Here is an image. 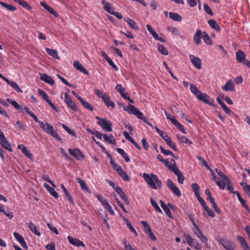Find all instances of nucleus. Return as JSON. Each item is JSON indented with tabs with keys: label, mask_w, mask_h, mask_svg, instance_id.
Here are the masks:
<instances>
[{
	"label": "nucleus",
	"mask_w": 250,
	"mask_h": 250,
	"mask_svg": "<svg viewBox=\"0 0 250 250\" xmlns=\"http://www.w3.org/2000/svg\"><path fill=\"white\" fill-rule=\"evenodd\" d=\"M143 177L146 182L151 188L156 189L158 188H161L162 182L157 175L153 173L148 174L144 173Z\"/></svg>",
	"instance_id": "1"
},
{
	"label": "nucleus",
	"mask_w": 250,
	"mask_h": 250,
	"mask_svg": "<svg viewBox=\"0 0 250 250\" xmlns=\"http://www.w3.org/2000/svg\"><path fill=\"white\" fill-rule=\"evenodd\" d=\"M124 110L127 111L129 113L135 115L138 119L142 120L144 123L147 124L148 125H150L152 127L151 124L148 122L146 117L145 116L143 113L136 108L134 106L129 104L126 107H124Z\"/></svg>",
	"instance_id": "2"
},
{
	"label": "nucleus",
	"mask_w": 250,
	"mask_h": 250,
	"mask_svg": "<svg viewBox=\"0 0 250 250\" xmlns=\"http://www.w3.org/2000/svg\"><path fill=\"white\" fill-rule=\"evenodd\" d=\"M40 127L42 128L46 133L49 134L56 140L62 141V139L57 132L54 130L53 126L49 123H41Z\"/></svg>",
	"instance_id": "3"
},
{
	"label": "nucleus",
	"mask_w": 250,
	"mask_h": 250,
	"mask_svg": "<svg viewBox=\"0 0 250 250\" xmlns=\"http://www.w3.org/2000/svg\"><path fill=\"white\" fill-rule=\"evenodd\" d=\"M96 118L99 120L98 124L102 127V128L106 131L110 132L112 130V124L105 118H102L97 117Z\"/></svg>",
	"instance_id": "4"
},
{
	"label": "nucleus",
	"mask_w": 250,
	"mask_h": 250,
	"mask_svg": "<svg viewBox=\"0 0 250 250\" xmlns=\"http://www.w3.org/2000/svg\"><path fill=\"white\" fill-rule=\"evenodd\" d=\"M167 185L169 189L177 197H180L181 196L180 189L170 179H168L167 180Z\"/></svg>",
	"instance_id": "5"
},
{
	"label": "nucleus",
	"mask_w": 250,
	"mask_h": 250,
	"mask_svg": "<svg viewBox=\"0 0 250 250\" xmlns=\"http://www.w3.org/2000/svg\"><path fill=\"white\" fill-rule=\"evenodd\" d=\"M198 100L203 102V103L208 104L211 106H214V101L213 99H211L206 93L201 92L200 95L197 96Z\"/></svg>",
	"instance_id": "6"
},
{
	"label": "nucleus",
	"mask_w": 250,
	"mask_h": 250,
	"mask_svg": "<svg viewBox=\"0 0 250 250\" xmlns=\"http://www.w3.org/2000/svg\"><path fill=\"white\" fill-rule=\"evenodd\" d=\"M39 94L42 96L43 100H44L51 107V108L56 112H58L57 108L53 104L51 100L49 99L48 95L44 91L40 89L38 90Z\"/></svg>",
	"instance_id": "7"
},
{
	"label": "nucleus",
	"mask_w": 250,
	"mask_h": 250,
	"mask_svg": "<svg viewBox=\"0 0 250 250\" xmlns=\"http://www.w3.org/2000/svg\"><path fill=\"white\" fill-rule=\"evenodd\" d=\"M68 150L70 154L73 156L77 160H81L82 159L84 158L83 155L79 149L68 148Z\"/></svg>",
	"instance_id": "8"
},
{
	"label": "nucleus",
	"mask_w": 250,
	"mask_h": 250,
	"mask_svg": "<svg viewBox=\"0 0 250 250\" xmlns=\"http://www.w3.org/2000/svg\"><path fill=\"white\" fill-rule=\"evenodd\" d=\"M101 98L107 107L110 106L112 109L115 108V105L114 103L110 100V97L106 93L102 94Z\"/></svg>",
	"instance_id": "9"
},
{
	"label": "nucleus",
	"mask_w": 250,
	"mask_h": 250,
	"mask_svg": "<svg viewBox=\"0 0 250 250\" xmlns=\"http://www.w3.org/2000/svg\"><path fill=\"white\" fill-rule=\"evenodd\" d=\"M15 238L16 240L20 243L21 245L23 247V249H27L28 246L25 241L22 235H20L19 233L14 232L13 233Z\"/></svg>",
	"instance_id": "10"
},
{
	"label": "nucleus",
	"mask_w": 250,
	"mask_h": 250,
	"mask_svg": "<svg viewBox=\"0 0 250 250\" xmlns=\"http://www.w3.org/2000/svg\"><path fill=\"white\" fill-rule=\"evenodd\" d=\"M189 58L191 63L195 67L198 69H200L201 68L202 62L200 59H199L198 57H195L193 55H190Z\"/></svg>",
	"instance_id": "11"
},
{
	"label": "nucleus",
	"mask_w": 250,
	"mask_h": 250,
	"mask_svg": "<svg viewBox=\"0 0 250 250\" xmlns=\"http://www.w3.org/2000/svg\"><path fill=\"white\" fill-rule=\"evenodd\" d=\"M196 230L194 231V234L201 241L206 244L208 242V239L206 237V236L203 233L201 229L198 228L197 226V227H195Z\"/></svg>",
	"instance_id": "12"
},
{
	"label": "nucleus",
	"mask_w": 250,
	"mask_h": 250,
	"mask_svg": "<svg viewBox=\"0 0 250 250\" xmlns=\"http://www.w3.org/2000/svg\"><path fill=\"white\" fill-rule=\"evenodd\" d=\"M68 242L72 245L79 247H82L84 248L85 247V244L81 241L78 240L77 238H73L70 236L67 237Z\"/></svg>",
	"instance_id": "13"
},
{
	"label": "nucleus",
	"mask_w": 250,
	"mask_h": 250,
	"mask_svg": "<svg viewBox=\"0 0 250 250\" xmlns=\"http://www.w3.org/2000/svg\"><path fill=\"white\" fill-rule=\"evenodd\" d=\"M222 89L225 91H233L235 90V86L231 79L229 80L226 84L222 86Z\"/></svg>",
	"instance_id": "14"
},
{
	"label": "nucleus",
	"mask_w": 250,
	"mask_h": 250,
	"mask_svg": "<svg viewBox=\"0 0 250 250\" xmlns=\"http://www.w3.org/2000/svg\"><path fill=\"white\" fill-rule=\"evenodd\" d=\"M73 66L74 67L79 70L80 72L83 73V74L89 75V73L88 71L86 69V68L83 67V66L78 61H75L73 62Z\"/></svg>",
	"instance_id": "15"
},
{
	"label": "nucleus",
	"mask_w": 250,
	"mask_h": 250,
	"mask_svg": "<svg viewBox=\"0 0 250 250\" xmlns=\"http://www.w3.org/2000/svg\"><path fill=\"white\" fill-rule=\"evenodd\" d=\"M220 244L226 250H234L235 245L230 240H224L220 242Z\"/></svg>",
	"instance_id": "16"
},
{
	"label": "nucleus",
	"mask_w": 250,
	"mask_h": 250,
	"mask_svg": "<svg viewBox=\"0 0 250 250\" xmlns=\"http://www.w3.org/2000/svg\"><path fill=\"white\" fill-rule=\"evenodd\" d=\"M237 239L241 244L244 250H250V248L245 238L240 235H238L237 236Z\"/></svg>",
	"instance_id": "17"
},
{
	"label": "nucleus",
	"mask_w": 250,
	"mask_h": 250,
	"mask_svg": "<svg viewBox=\"0 0 250 250\" xmlns=\"http://www.w3.org/2000/svg\"><path fill=\"white\" fill-rule=\"evenodd\" d=\"M119 169L117 170V174L123 179V180L126 182H129L130 178L129 176L124 171L122 167H120Z\"/></svg>",
	"instance_id": "18"
},
{
	"label": "nucleus",
	"mask_w": 250,
	"mask_h": 250,
	"mask_svg": "<svg viewBox=\"0 0 250 250\" xmlns=\"http://www.w3.org/2000/svg\"><path fill=\"white\" fill-rule=\"evenodd\" d=\"M40 79L41 80L44 81L50 85H52L54 83L53 79L46 74L40 73Z\"/></svg>",
	"instance_id": "19"
},
{
	"label": "nucleus",
	"mask_w": 250,
	"mask_h": 250,
	"mask_svg": "<svg viewBox=\"0 0 250 250\" xmlns=\"http://www.w3.org/2000/svg\"><path fill=\"white\" fill-rule=\"evenodd\" d=\"M160 205L163 208V209L166 212L167 215L170 218V219H173V216L170 210V209L167 206V205L162 200L160 201Z\"/></svg>",
	"instance_id": "20"
},
{
	"label": "nucleus",
	"mask_w": 250,
	"mask_h": 250,
	"mask_svg": "<svg viewBox=\"0 0 250 250\" xmlns=\"http://www.w3.org/2000/svg\"><path fill=\"white\" fill-rule=\"evenodd\" d=\"M102 3L104 5V10L108 13L112 15V12L114 11V8L111 6V4L107 2L105 0H102Z\"/></svg>",
	"instance_id": "21"
},
{
	"label": "nucleus",
	"mask_w": 250,
	"mask_h": 250,
	"mask_svg": "<svg viewBox=\"0 0 250 250\" xmlns=\"http://www.w3.org/2000/svg\"><path fill=\"white\" fill-rule=\"evenodd\" d=\"M202 36L203 33L200 30H198L194 34V41L197 45H200L201 44V38H202Z\"/></svg>",
	"instance_id": "22"
},
{
	"label": "nucleus",
	"mask_w": 250,
	"mask_h": 250,
	"mask_svg": "<svg viewBox=\"0 0 250 250\" xmlns=\"http://www.w3.org/2000/svg\"><path fill=\"white\" fill-rule=\"evenodd\" d=\"M40 4L41 6H42L45 10L54 15L55 17H57L58 16V14L51 7L46 4L45 2L41 1Z\"/></svg>",
	"instance_id": "23"
},
{
	"label": "nucleus",
	"mask_w": 250,
	"mask_h": 250,
	"mask_svg": "<svg viewBox=\"0 0 250 250\" xmlns=\"http://www.w3.org/2000/svg\"><path fill=\"white\" fill-rule=\"evenodd\" d=\"M170 162L172 163H170L169 161L166 160L164 164L169 170L173 172V170L176 169L177 167L175 161L172 159H171Z\"/></svg>",
	"instance_id": "24"
},
{
	"label": "nucleus",
	"mask_w": 250,
	"mask_h": 250,
	"mask_svg": "<svg viewBox=\"0 0 250 250\" xmlns=\"http://www.w3.org/2000/svg\"><path fill=\"white\" fill-rule=\"evenodd\" d=\"M0 144L1 146L9 151L11 152L13 151L11 146V144L6 137L5 138V139H2L0 140Z\"/></svg>",
	"instance_id": "25"
},
{
	"label": "nucleus",
	"mask_w": 250,
	"mask_h": 250,
	"mask_svg": "<svg viewBox=\"0 0 250 250\" xmlns=\"http://www.w3.org/2000/svg\"><path fill=\"white\" fill-rule=\"evenodd\" d=\"M246 55L244 52L242 50H238L236 52V59L238 62H242L245 61Z\"/></svg>",
	"instance_id": "26"
},
{
	"label": "nucleus",
	"mask_w": 250,
	"mask_h": 250,
	"mask_svg": "<svg viewBox=\"0 0 250 250\" xmlns=\"http://www.w3.org/2000/svg\"><path fill=\"white\" fill-rule=\"evenodd\" d=\"M124 20L128 23L131 28L137 30H139V26L134 20L127 17L125 18Z\"/></svg>",
	"instance_id": "27"
},
{
	"label": "nucleus",
	"mask_w": 250,
	"mask_h": 250,
	"mask_svg": "<svg viewBox=\"0 0 250 250\" xmlns=\"http://www.w3.org/2000/svg\"><path fill=\"white\" fill-rule=\"evenodd\" d=\"M178 177V182L179 184H182L185 180V177L180 170L177 168L173 172Z\"/></svg>",
	"instance_id": "28"
},
{
	"label": "nucleus",
	"mask_w": 250,
	"mask_h": 250,
	"mask_svg": "<svg viewBox=\"0 0 250 250\" xmlns=\"http://www.w3.org/2000/svg\"><path fill=\"white\" fill-rule=\"evenodd\" d=\"M43 186L52 196H53L56 199L58 198V194L53 188L46 183H44Z\"/></svg>",
	"instance_id": "29"
},
{
	"label": "nucleus",
	"mask_w": 250,
	"mask_h": 250,
	"mask_svg": "<svg viewBox=\"0 0 250 250\" xmlns=\"http://www.w3.org/2000/svg\"><path fill=\"white\" fill-rule=\"evenodd\" d=\"M184 237L188 244L191 247H194L198 243L196 239H193L189 235L185 234Z\"/></svg>",
	"instance_id": "30"
},
{
	"label": "nucleus",
	"mask_w": 250,
	"mask_h": 250,
	"mask_svg": "<svg viewBox=\"0 0 250 250\" xmlns=\"http://www.w3.org/2000/svg\"><path fill=\"white\" fill-rule=\"evenodd\" d=\"M45 49L47 53L52 57L57 60L60 59V57L58 56V52L57 50L53 49L50 48H45Z\"/></svg>",
	"instance_id": "31"
},
{
	"label": "nucleus",
	"mask_w": 250,
	"mask_h": 250,
	"mask_svg": "<svg viewBox=\"0 0 250 250\" xmlns=\"http://www.w3.org/2000/svg\"><path fill=\"white\" fill-rule=\"evenodd\" d=\"M116 151L124 158L126 162H129L130 161V159L128 156V154L124 151V150L121 148H116Z\"/></svg>",
	"instance_id": "32"
},
{
	"label": "nucleus",
	"mask_w": 250,
	"mask_h": 250,
	"mask_svg": "<svg viewBox=\"0 0 250 250\" xmlns=\"http://www.w3.org/2000/svg\"><path fill=\"white\" fill-rule=\"evenodd\" d=\"M18 148L21 149L22 153H23L25 156L29 158H31L32 157V154L31 153L30 151L26 148V147L20 145L18 146Z\"/></svg>",
	"instance_id": "33"
},
{
	"label": "nucleus",
	"mask_w": 250,
	"mask_h": 250,
	"mask_svg": "<svg viewBox=\"0 0 250 250\" xmlns=\"http://www.w3.org/2000/svg\"><path fill=\"white\" fill-rule=\"evenodd\" d=\"M190 91L197 98V96L200 94L201 92L198 87L194 84L191 83L189 85Z\"/></svg>",
	"instance_id": "34"
},
{
	"label": "nucleus",
	"mask_w": 250,
	"mask_h": 250,
	"mask_svg": "<svg viewBox=\"0 0 250 250\" xmlns=\"http://www.w3.org/2000/svg\"><path fill=\"white\" fill-rule=\"evenodd\" d=\"M0 4L2 7L6 8L7 10L10 11H15L17 10V8L15 6H13L11 4H7L3 1H0Z\"/></svg>",
	"instance_id": "35"
},
{
	"label": "nucleus",
	"mask_w": 250,
	"mask_h": 250,
	"mask_svg": "<svg viewBox=\"0 0 250 250\" xmlns=\"http://www.w3.org/2000/svg\"><path fill=\"white\" fill-rule=\"evenodd\" d=\"M169 16L170 19L177 21H181L182 20V17L177 13L169 12Z\"/></svg>",
	"instance_id": "36"
},
{
	"label": "nucleus",
	"mask_w": 250,
	"mask_h": 250,
	"mask_svg": "<svg viewBox=\"0 0 250 250\" xmlns=\"http://www.w3.org/2000/svg\"><path fill=\"white\" fill-rule=\"evenodd\" d=\"M28 228L35 235L38 236H41V233L37 229L36 226L32 222L29 223L28 224Z\"/></svg>",
	"instance_id": "37"
},
{
	"label": "nucleus",
	"mask_w": 250,
	"mask_h": 250,
	"mask_svg": "<svg viewBox=\"0 0 250 250\" xmlns=\"http://www.w3.org/2000/svg\"><path fill=\"white\" fill-rule=\"evenodd\" d=\"M6 83L17 91L19 92H22V91L21 90V88L19 86V85L16 82L10 81L8 79Z\"/></svg>",
	"instance_id": "38"
},
{
	"label": "nucleus",
	"mask_w": 250,
	"mask_h": 250,
	"mask_svg": "<svg viewBox=\"0 0 250 250\" xmlns=\"http://www.w3.org/2000/svg\"><path fill=\"white\" fill-rule=\"evenodd\" d=\"M177 139L182 143H185L189 145H192L193 143L192 141L188 139L184 136L178 135Z\"/></svg>",
	"instance_id": "39"
},
{
	"label": "nucleus",
	"mask_w": 250,
	"mask_h": 250,
	"mask_svg": "<svg viewBox=\"0 0 250 250\" xmlns=\"http://www.w3.org/2000/svg\"><path fill=\"white\" fill-rule=\"evenodd\" d=\"M208 22L210 26H211L213 29L217 31H219L220 30V26L215 20H210L208 21Z\"/></svg>",
	"instance_id": "40"
},
{
	"label": "nucleus",
	"mask_w": 250,
	"mask_h": 250,
	"mask_svg": "<svg viewBox=\"0 0 250 250\" xmlns=\"http://www.w3.org/2000/svg\"><path fill=\"white\" fill-rule=\"evenodd\" d=\"M76 180L77 181V182L80 185L81 189L83 190H86L87 191H89V188L87 187L85 182L84 180H82L79 178H77Z\"/></svg>",
	"instance_id": "41"
},
{
	"label": "nucleus",
	"mask_w": 250,
	"mask_h": 250,
	"mask_svg": "<svg viewBox=\"0 0 250 250\" xmlns=\"http://www.w3.org/2000/svg\"><path fill=\"white\" fill-rule=\"evenodd\" d=\"M79 101L81 102V104L86 109L91 111L93 110L92 106L87 102L85 101L82 98H79Z\"/></svg>",
	"instance_id": "42"
},
{
	"label": "nucleus",
	"mask_w": 250,
	"mask_h": 250,
	"mask_svg": "<svg viewBox=\"0 0 250 250\" xmlns=\"http://www.w3.org/2000/svg\"><path fill=\"white\" fill-rule=\"evenodd\" d=\"M61 186L63 191L64 192L65 196L67 198L68 200H69L71 204H73L74 202L73 199H72L71 195L67 191V189L65 188V187L64 186L63 184H62Z\"/></svg>",
	"instance_id": "43"
},
{
	"label": "nucleus",
	"mask_w": 250,
	"mask_h": 250,
	"mask_svg": "<svg viewBox=\"0 0 250 250\" xmlns=\"http://www.w3.org/2000/svg\"><path fill=\"white\" fill-rule=\"evenodd\" d=\"M7 101L8 103H10L15 108L22 111V108L16 101L13 100L11 99L8 98Z\"/></svg>",
	"instance_id": "44"
},
{
	"label": "nucleus",
	"mask_w": 250,
	"mask_h": 250,
	"mask_svg": "<svg viewBox=\"0 0 250 250\" xmlns=\"http://www.w3.org/2000/svg\"><path fill=\"white\" fill-rule=\"evenodd\" d=\"M122 242L124 247V250H137L136 248H133L126 239H123Z\"/></svg>",
	"instance_id": "45"
},
{
	"label": "nucleus",
	"mask_w": 250,
	"mask_h": 250,
	"mask_svg": "<svg viewBox=\"0 0 250 250\" xmlns=\"http://www.w3.org/2000/svg\"><path fill=\"white\" fill-rule=\"evenodd\" d=\"M202 38L204 40V41L208 45H210L212 44V40L210 39V37L208 36V35L205 32H203V36Z\"/></svg>",
	"instance_id": "46"
},
{
	"label": "nucleus",
	"mask_w": 250,
	"mask_h": 250,
	"mask_svg": "<svg viewBox=\"0 0 250 250\" xmlns=\"http://www.w3.org/2000/svg\"><path fill=\"white\" fill-rule=\"evenodd\" d=\"M193 191L194 192V194L196 196L200 195L199 192H200V187L199 186L196 184V183H193L191 185Z\"/></svg>",
	"instance_id": "47"
},
{
	"label": "nucleus",
	"mask_w": 250,
	"mask_h": 250,
	"mask_svg": "<svg viewBox=\"0 0 250 250\" xmlns=\"http://www.w3.org/2000/svg\"><path fill=\"white\" fill-rule=\"evenodd\" d=\"M150 203L151 205L155 209V210L159 213H162V211L161 209L160 208L157 203L156 202L155 200H154L152 198L150 199Z\"/></svg>",
	"instance_id": "48"
},
{
	"label": "nucleus",
	"mask_w": 250,
	"mask_h": 250,
	"mask_svg": "<svg viewBox=\"0 0 250 250\" xmlns=\"http://www.w3.org/2000/svg\"><path fill=\"white\" fill-rule=\"evenodd\" d=\"M216 172L217 174L222 178V180H225L226 182H229V177L225 175L224 173H223L220 169H216Z\"/></svg>",
	"instance_id": "49"
},
{
	"label": "nucleus",
	"mask_w": 250,
	"mask_h": 250,
	"mask_svg": "<svg viewBox=\"0 0 250 250\" xmlns=\"http://www.w3.org/2000/svg\"><path fill=\"white\" fill-rule=\"evenodd\" d=\"M19 4L22 7L25 8L26 9H27L28 10H30L32 9V7L28 4V3L24 0H21V1H19Z\"/></svg>",
	"instance_id": "50"
},
{
	"label": "nucleus",
	"mask_w": 250,
	"mask_h": 250,
	"mask_svg": "<svg viewBox=\"0 0 250 250\" xmlns=\"http://www.w3.org/2000/svg\"><path fill=\"white\" fill-rule=\"evenodd\" d=\"M103 137L104 140L109 144L115 145L116 144V140L115 139L112 140L111 139L110 137L107 135L105 134H104Z\"/></svg>",
	"instance_id": "51"
},
{
	"label": "nucleus",
	"mask_w": 250,
	"mask_h": 250,
	"mask_svg": "<svg viewBox=\"0 0 250 250\" xmlns=\"http://www.w3.org/2000/svg\"><path fill=\"white\" fill-rule=\"evenodd\" d=\"M216 184L221 189H224L227 185V182L224 180L223 181L218 180L216 182Z\"/></svg>",
	"instance_id": "52"
},
{
	"label": "nucleus",
	"mask_w": 250,
	"mask_h": 250,
	"mask_svg": "<svg viewBox=\"0 0 250 250\" xmlns=\"http://www.w3.org/2000/svg\"><path fill=\"white\" fill-rule=\"evenodd\" d=\"M96 197L103 207H104L105 205H106L108 203L107 200L105 199H104L103 196L99 195H96Z\"/></svg>",
	"instance_id": "53"
},
{
	"label": "nucleus",
	"mask_w": 250,
	"mask_h": 250,
	"mask_svg": "<svg viewBox=\"0 0 250 250\" xmlns=\"http://www.w3.org/2000/svg\"><path fill=\"white\" fill-rule=\"evenodd\" d=\"M167 140H166V143L172 149H173L174 150H176V147L174 143H173L172 140L170 138H167Z\"/></svg>",
	"instance_id": "54"
},
{
	"label": "nucleus",
	"mask_w": 250,
	"mask_h": 250,
	"mask_svg": "<svg viewBox=\"0 0 250 250\" xmlns=\"http://www.w3.org/2000/svg\"><path fill=\"white\" fill-rule=\"evenodd\" d=\"M167 30L169 32H171V33L174 35H179V31L178 29L176 27H174L173 26H168L167 27Z\"/></svg>",
	"instance_id": "55"
},
{
	"label": "nucleus",
	"mask_w": 250,
	"mask_h": 250,
	"mask_svg": "<svg viewBox=\"0 0 250 250\" xmlns=\"http://www.w3.org/2000/svg\"><path fill=\"white\" fill-rule=\"evenodd\" d=\"M205 194L208 196L207 199L208 200L210 203H213L214 200L211 196V192L209 189H206L205 190Z\"/></svg>",
	"instance_id": "56"
},
{
	"label": "nucleus",
	"mask_w": 250,
	"mask_h": 250,
	"mask_svg": "<svg viewBox=\"0 0 250 250\" xmlns=\"http://www.w3.org/2000/svg\"><path fill=\"white\" fill-rule=\"evenodd\" d=\"M141 223L142 225V226H143L144 229H145V232H146V234L147 233V232H148L151 230L149 226L148 225L147 222H146V221H142L141 222Z\"/></svg>",
	"instance_id": "57"
},
{
	"label": "nucleus",
	"mask_w": 250,
	"mask_h": 250,
	"mask_svg": "<svg viewBox=\"0 0 250 250\" xmlns=\"http://www.w3.org/2000/svg\"><path fill=\"white\" fill-rule=\"evenodd\" d=\"M57 77L65 84L70 87H73V85L70 84L67 80H66L63 77H62L60 75L57 74Z\"/></svg>",
	"instance_id": "58"
},
{
	"label": "nucleus",
	"mask_w": 250,
	"mask_h": 250,
	"mask_svg": "<svg viewBox=\"0 0 250 250\" xmlns=\"http://www.w3.org/2000/svg\"><path fill=\"white\" fill-rule=\"evenodd\" d=\"M105 209L107 210L109 214L112 215H114L115 212L112 209V207L110 205V204L108 203L106 205H105L104 207Z\"/></svg>",
	"instance_id": "59"
},
{
	"label": "nucleus",
	"mask_w": 250,
	"mask_h": 250,
	"mask_svg": "<svg viewBox=\"0 0 250 250\" xmlns=\"http://www.w3.org/2000/svg\"><path fill=\"white\" fill-rule=\"evenodd\" d=\"M62 127L69 134L72 136H75V133L74 131L71 130L67 125L62 124Z\"/></svg>",
	"instance_id": "60"
},
{
	"label": "nucleus",
	"mask_w": 250,
	"mask_h": 250,
	"mask_svg": "<svg viewBox=\"0 0 250 250\" xmlns=\"http://www.w3.org/2000/svg\"><path fill=\"white\" fill-rule=\"evenodd\" d=\"M151 34L152 35V37H153V38L154 39H155L156 40L160 41L161 42H165V40L163 38H161V37H159L158 34L156 33L155 30L153 32H152L151 33Z\"/></svg>",
	"instance_id": "61"
},
{
	"label": "nucleus",
	"mask_w": 250,
	"mask_h": 250,
	"mask_svg": "<svg viewBox=\"0 0 250 250\" xmlns=\"http://www.w3.org/2000/svg\"><path fill=\"white\" fill-rule=\"evenodd\" d=\"M126 226L128 228L130 229V230L133 233L135 236H138V233L135 229L133 227L131 223L129 221L126 222Z\"/></svg>",
	"instance_id": "62"
},
{
	"label": "nucleus",
	"mask_w": 250,
	"mask_h": 250,
	"mask_svg": "<svg viewBox=\"0 0 250 250\" xmlns=\"http://www.w3.org/2000/svg\"><path fill=\"white\" fill-rule=\"evenodd\" d=\"M204 8L205 11L209 15L212 16L213 13L211 8L208 6L207 4H204Z\"/></svg>",
	"instance_id": "63"
},
{
	"label": "nucleus",
	"mask_w": 250,
	"mask_h": 250,
	"mask_svg": "<svg viewBox=\"0 0 250 250\" xmlns=\"http://www.w3.org/2000/svg\"><path fill=\"white\" fill-rule=\"evenodd\" d=\"M66 104L67 106H69L72 110L74 111H76L77 110L76 104L72 100Z\"/></svg>",
	"instance_id": "64"
}]
</instances>
